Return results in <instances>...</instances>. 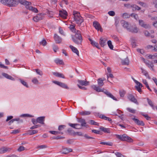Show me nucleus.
<instances>
[{
  "instance_id": "1",
  "label": "nucleus",
  "mask_w": 157,
  "mask_h": 157,
  "mask_svg": "<svg viewBox=\"0 0 157 157\" xmlns=\"http://www.w3.org/2000/svg\"><path fill=\"white\" fill-rule=\"evenodd\" d=\"M103 82V80H102L101 78H99L98 79V86H97L96 85H93L91 86V87L97 92H103L109 97L112 98L114 100L116 101H117V99L107 90H105L104 88L102 89L100 87L104 85V84Z\"/></svg>"
},
{
  "instance_id": "2",
  "label": "nucleus",
  "mask_w": 157,
  "mask_h": 157,
  "mask_svg": "<svg viewBox=\"0 0 157 157\" xmlns=\"http://www.w3.org/2000/svg\"><path fill=\"white\" fill-rule=\"evenodd\" d=\"M75 36L72 35V38L73 42L76 44L79 45L82 44V38L81 32L78 30H77Z\"/></svg>"
},
{
  "instance_id": "3",
  "label": "nucleus",
  "mask_w": 157,
  "mask_h": 157,
  "mask_svg": "<svg viewBox=\"0 0 157 157\" xmlns=\"http://www.w3.org/2000/svg\"><path fill=\"white\" fill-rule=\"evenodd\" d=\"M73 15L74 16V18L76 22L78 25H81L83 21L84 20L81 16L79 12L75 11H73Z\"/></svg>"
},
{
  "instance_id": "4",
  "label": "nucleus",
  "mask_w": 157,
  "mask_h": 157,
  "mask_svg": "<svg viewBox=\"0 0 157 157\" xmlns=\"http://www.w3.org/2000/svg\"><path fill=\"white\" fill-rule=\"evenodd\" d=\"M116 136L117 138L122 141L132 142L133 140L130 137L125 134H124L123 135H116Z\"/></svg>"
},
{
  "instance_id": "5",
  "label": "nucleus",
  "mask_w": 157,
  "mask_h": 157,
  "mask_svg": "<svg viewBox=\"0 0 157 157\" xmlns=\"http://www.w3.org/2000/svg\"><path fill=\"white\" fill-rule=\"evenodd\" d=\"M20 3L25 6L26 8L29 10L31 11L32 8H33V7L30 6L32 4L31 2H30L25 0H21L20 2Z\"/></svg>"
},
{
  "instance_id": "6",
  "label": "nucleus",
  "mask_w": 157,
  "mask_h": 157,
  "mask_svg": "<svg viewBox=\"0 0 157 157\" xmlns=\"http://www.w3.org/2000/svg\"><path fill=\"white\" fill-rule=\"evenodd\" d=\"M21 0H7V6L9 7H15L17 6L19 3H20Z\"/></svg>"
},
{
  "instance_id": "7",
  "label": "nucleus",
  "mask_w": 157,
  "mask_h": 157,
  "mask_svg": "<svg viewBox=\"0 0 157 157\" xmlns=\"http://www.w3.org/2000/svg\"><path fill=\"white\" fill-rule=\"evenodd\" d=\"M44 14L42 13H40L33 18V20L35 22H38L42 20L44 17Z\"/></svg>"
},
{
  "instance_id": "8",
  "label": "nucleus",
  "mask_w": 157,
  "mask_h": 157,
  "mask_svg": "<svg viewBox=\"0 0 157 157\" xmlns=\"http://www.w3.org/2000/svg\"><path fill=\"white\" fill-rule=\"evenodd\" d=\"M52 82L63 88L67 89H69V88L67 86V84L64 83L56 81H53Z\"/></svg>"
},
{
  "instance_id": "9",
  "label": "nucleus",
  "mask_w": 157,
  "mask_h": 157,
  "mask_svg": "<svg viewBox=\"0 0 157 157\" xmlns=\"http://www.w3.org/2000/svg\"><path fill=\"white\" fill-rule=\"evenodd\" d=\"M93 25L95 29L98 31L100 30L101 32H102V28L100 24L98 21H94L93 22Z\"/></svg>"
},
{
  "instance_id": "10",
  "label": "nucleus",
  "mask_w": 157,
  "mask_h": 157,
  "mask_svg": "<svg viewBox=\"0 0 157 157\" xmlns=\"http://www.w3.org/2000/svg\"><path fill=\"white\" fill-rule=\"evenodd\" d=\"M139 25L141 26L145 29L149 28L150 26L148 24H145L144 21L142 20H138Z\"/></svg>"
},
{
  "instance_id": "11",
  "label": "nucleus",
  "mask_w": 157,
  "mask_h": 157,
  "mask_svg": "<svg viewBox=\"0 0 157 157\" xmlns=\"http://www.w3.org/2000/svg\"><path fill=\"white\" fill-rule=\"evenodd\" d=\"M107 40L106 38L101 37L100 38L99 40V43L101 47H104L106 45V42Z\"/></svg>"
},
{
  "instance_id": "12",
  "label": "nucleus",
  "mask_w": 157,
  "mask_h": 157,
  "mask_svg": "<svg viewBox=\"0 0 157 157\" xmlns=\"http://www.w3.org/2000/svg\"><path fill=\"white\" fill-rule=\"evenodd\" d=\"M59 15L61 17L65 19L67 16V13L66 10H60L59 12Z\"/></svg>"
},
{
  "instance_id": "13",
  "label": "nucleus",
  "mask_w": 157,
  "mask_h": 157,
  "mask_svg": "<svg viewBox=\"0 0 157 157\" xmlns=\"http://www.w3.org/2000/svg\"><path fill=\"white\" fill-rule=\"evenodd\" d=\"M138 30L139 29L137 27L133 28L132 26L129 27L128 29V31L133 33H137L138 32Z\"/></svg>"
},
{
  "instance_id": "14",
  "label": "nucleus",
  "mask_w": 157,
  "mask_h": 157,
  "mask_svg": "<svg viewBox=\"0 0 157 157\" xmlns=\"http://www.w3.org/2000/svg\"><path fill=\"white\" fill-rule=\"evenodd\" d=\"M54 39L56 43L57 44H60L62 42L61 38L56 34L54 35Z\"/></svg>"
},
{
  "instance_id": "15",
  "label": "nucleus",
  "mask_w": 157,
  "mask_h": 157,
  "mask_svg": "<svg viewBox=\"0 0 157 157\" xmlns=\"http://www.w3.org/2000/svg\"><path fill=\"white\" fill-rule=\"evenodd\" d=\"M11 149L3 147L0 148V154H3L7 151H10Z\"/></svg>"
},
{
  "instance_id": "16",
  "label": "nucleus",
  "mask_w": 157,
  "mask_h": 157,
  "mask_svg": "<svg viewBox=\"0 0 157 157\" xmlns=\"http://www.w3.org/2000/svg\"><path fill=\"white\" fill-rule=\"evenodd\" d=\"M15 121H17V123L18 124L21 123L23 122V120L20 119L19 118H14L11 120L10 121H9L8 122L9 125H10L11 124L13 123Z\"/></svg>"
},
{
  "instance_id": "17",
  "label": "nucleus",
  "mask_w": 157,
  "mask_h": 157,
  "mask_svg": "<svg viewBox=\"0 0 157 157\" xmlns=\"http://www.w3.org/2000/svg\"><path fill=\"white\" fill-rule=\"evenodd\" d=\"M132 120L134 121L135 122L139 125H141L142 126H144V124L142 121H140L139 120L137 119H136L135 118H132Z\"/></svg>"
},
{
  "instance_id": "18",
  "label": "nucleus",
  "mask_w": 157,
  "mask_h": 157,
  "mask_svg": "<svg viewBox=\"0 0 157 157\" xmlns=\"http://www.w3.org/2000/svg\"><path fill=\"white\" fill-rule=\"evenodd\" d=\"M77 119L78 122L81 123V126L86 127V123L84 119L82 118H78Z\"/></svg>"
},
{
  "instance_id": "19",
  "label": "nucleus",
  "mask_w": 157,
  "mask_h": 157,
  "mask_svg": "<svg viewBox=\"0 0 157 157\" xmlns=\"http://www.w3.org/2000/svg\"><path fill=\"white\" fill-rule=\"evenodd\" d=\"M69 47L73 52L76 53L78 56H79V51L75 47L72 45H70Z\"/></svg>"
},
{
  "instance_id": "20",
  "label": "nucleus",
  "mask_w": 157,
  "mask_h": 157,
  "mask_svg": "<svg viewBox=\"0 0 157 157\" xmlns=\"http://www.w3.org/2000/svg\"><path fill=\"white\" fill-rule=\"evenodd\" d=\"M78 82L81 85L87 86L89 85V82L88 81L78 80Z\"/></svg>"
},
{
  "instance_id": "21",
  "label": "nucleus",
  "mask_w": 157,
  "mask_h": 157,
  "mask_svg": "<svg viewBox=\"0 0 157 157\" xmlns=\"http://www.w3.org/2000/svg\"><path fill=\"white\" fill-rule=\"evenodd\" d=\"M128 98L131 101L136 103L137 102L136 99L131 94H129L128 96Z\"/></svg>"
},
{
  "instance_id": "22",
  "label": "nucleus",
  "mask_w": 157,
  "mask_h": 157,
  "mask_svg": "<svg viewBox=\"0 0 157 157\" xmlns=\"http://www.w3.org/2000/svg\"><path fill=\"white\" fill-rule=\"evenodd\" d=\"M121 23L122 25V26L124 28L127 29L128 30V29L129 28L128 23V22L125 21L124 20H121Z\"/></svg>"
},
{
  "instance_id": "23",
  "label": "nucleus",
  "mask_w": 157,
  "mask_h": 157,
  "mask_svg": "<svg viewBox=\"0 0 157 157\" xmlns=\"http://www.w3.org/2000/svg\"><path fill=\"white\" fill-rule=\"evenodd\" d=\"M129 61L128 57L122 60L121 63L123 65H129Z\"/></svg>"
},
{
  "instance_id": "24",
  "label": "nucleus",
  "mask_w": 157,
  "mask_h": 157,
  "mask_svg": "<svg viewBox=\"0 0 157 157\" xmlns=\"http://www.w3.org/2000/svg\"><path fill=\"white\" fill-rule=\"evenodd\" d=\"M44 117H38L37 118V121L38 123L41 124H44Z\"/></svg>"
},
{
  "instance_id": "25",
  "label": "nucleus",
  "mask_w": 157,
  "mask_h": 157,
  "mask_svg": "<svg viewBox=\"0 0 157 157\" xmlns=\"http://www.w3.org/2000/svg\"><path fill=\"white\" fill-rule=\"evenodd\" d=\"M2 75L3 76L6 78L11 80H14V79L10 75H9L7 73H3L2 74Z\"/></svg>"
},
{
  "instance_id": "26",
  "label": "nucleus",
  "mask_w": 157,
  "mask_h": 157,
  "mask_svg": "<svg viewBox=\"0 0 157 157\" xmlns=\"http://www.w3.org/2000/svg\"><path fill=\"white\" fill-rule=\"evenodd\" d=\"M2 75L3 76L6 78L11 80H14V79L10 75H9L7 73H3L2 74Z\"/></svg>"
},
{
  "instance_id": "27",
  "label": "nucleus",
  "mask_w": 157,
  "mask_h": 157,
  "mask_svg": "<svg viewBox=\"0 0 157 157\" xmlns=\"http://www.w3.org/2000/svg\"><path fill=\"white\" fill-rule=\"evenodd\" d=\"M53 74L54 75H55L56 77L63 78H65V76L62 73H60L58 72H53Z\"/></svg>"
},
{
  "instance_id": "28",
  "label": "nucleus",
  "mask_w": 157,
  "mask_h": 157,
  "mask_svg": "<svg viewBox=\"0 0 157 157\" xmlns=\"http://www.w3.org/2000/svg\"><path fill=\"white\" fill-rule=\"evenodd\" d=\"M100 129L105 133H110V129L109 128H106L102 126H101Z\"/></svg>"
},
{
  "instance_id": "29",
  "label": "nucleus",
  "mask_w": 157,
  "mask_h": 157,
  "mask_svg": "<svg viewBox=\"0 0 157 157\" xmlns=\"http://www.w3.org/2000/svg\"><path fill=\"white\" fill-rule=\"evenodd\" d=\"M99 117L101 119L106 120L109 121H111V119L105 116L104 115L101 114L99 116Z\"/></svg>"
},
{
  "instance_id": "30",
  "label": "nucleus",
  "mask_w": 157,
  "mask_h": 157,
  "mask_svg": "<svg viewBox=\"0 0 157 157\" xmlns=\"http://www.w3.org/2000/svg\"><path fill=\"white\" fill-rule=\"evenodd\" d=\"M68 125L71 126V127L73 128L76 129H80L81 128V127H76V126L77 125H79V124H71V123H69Z\"/></svg>"
},
{
  "instance_id": "31",
  "label": "nucleus",
  "mask_w": 157,
  "mask_h": 157,
  "mask_svg": "<svg viewBox=\"0 0 157 157\" xmlns=\"http://www.w3.org/2000/svg\"><path fill=\"white\" fill-rule=\"evenodd\" d=\"M141 70H142V72L143 73L144 75L147 78H148L149 79H150L151 78L149 76L148 72L146 70H144L142 68H141Z\"/></svg>"
},
{
  "instance_id": "32",
  "label": "nucleus",
  "mask_w": 157,
  "mask_h": 157,
  "mask_svg": "<svg viewBox=\"0 0 157 157\" xmlns=\"http://www.w3.org/2000/svg\"><path fill=\"white\" fill-rule=\"evenodd\" d=\"M131 6L132 8V10L133 11L136 10H139L141 9L140 7L135 4H132L131 5Z\"/></svg>"
},
{
  "instance_id": "33",
  "label": "nucleus",
  "mask_w": 157,
  "mask_h": 157,
  "mask_svg": "<svg viewBox=\"0 0 157 157\" xmlns=\"http://www.w3.org/2000/svg\"><path fill=\"white\" fill-rule=\"evenodd\" d=\"M38 132V131L36 130H30L28 131V134L29 135H32Z\"/></svg>"
},
{
  "instance_id": "34",
  "label": "nucleus",
  "mask_w": 157,
  "mask_h": 157,
  "mask_svg": "<svg viewBox=\"0 0 157 157\" xmlns=\"http://www.w3.org/2000/svg\"><path fill=\"white\" fill-rule=\"evenodd\" d=\"M55 62L57 64H59L60 65H64V63L63 61L59 59H56L55 60Z\"/></svg>"
},
{
  "instance_id": "35",
  "label": "nucleus",
  "mask_w": 157,
  "mask_h": 157,
  "mask_svg": "<svg viewBox=\"0 0 157 157\" xmlns=\"http://www.w3.org/2000/svg\"><path fill=\"white\" fill-rule=\"evenodd\" d=\"M19 80L22 85L27 88L29 87V86L26 82L21 79H19Z\"/></svg>"
},
{
  "instance_id": "36",
  "label": "nucleus",
  "mask_w": 157,
  "mask_h": 157,
  "mask_svg": "<svg viewBox=\"0 0 157 157\" xmlns=\"http://www.w3.org/2000/svg\"><path fill=\"white\" fill-rule=\"evenodd\" d=\"M130 16L133 17L137 21L139 19V17L138 15L136 13H132L130 14Z\"/></svg>"
},
{
  "instance_id": "37",
  "label": "nucleus",
  "mask_w": 157,
  "mask_h": 157,
  "mask_svg": "<svg viewBox=\"0 0 157 157\" xmlns=\"http://www.w3.org/2000/svg\"><path fill=\"white\" fill-rule=\"evenodd\" d=\"M147 100L149 105L152 107L153 109H155V107L152 101L148 98H147Z\"/></svg>"
},
{
  "instance_id": "38",
  "label": "nucleus",
  "mask_w": 157,
  "mask_h": 157,
  "mask_svg": "<svg viewBox=\"0 0 157 157\" xmlns=\"http://www.w3.org/2000/svg\"><path fill=\"white\" fill-rule=\"evenodd\" d=\"M67 132L69 133L71 135L75 136V132L74 130H72L71 128H69L67 130Z\"/></svg>"
},
{
  "instance_id": "39",
  "label": "nucleus",
  "mask_w": 157,
  "mask_h": 157,
  "mask_svg": "<svg viewBox=\"0 0 157 157\" xmlns=\"http://www.w3.org/2000/svg\"><path fill=\"white\" fill-rule=\"evenodd\" d=\"M79 113L82 115H90L91 113L90 111H85L80 112Z\"/></svg>"
},
{
  "instance_id": "40",
  "label": "nucleus",
  "mask_w": 157,
  "mask_h": 157,
  "mask_svg": "<svg viewBox=\"0 0 157 157\" xmlns=\"http://www.w3.org/2000/svg\"><path fill=\"white\" fill-rule=\"evenodd\" d=\"M107 44L109 48L113 50V46L112 44L111 41L110 40L108 41L107 42Z\"/></svg>"
},
{
  "instance_id": "41",
  "label": "nucleus",
  "mask_w": 157,
  "mask_h": 157,
  "mask_svg": "<svg viewBox=\"0 0 157 157\" xmlns=\"http://www.w3.org/2000/svg\"><path fill=\"white\" fill-rule=\"evenodd\" d=\"M141 114L147 120H149L151 119L150 117L147 114H145L143 113H141Z\"/></svg>"
},
{
  "instance_id": "42",
  "label": "nucleus",
  "mask_w": 157,
  "mask_h": 157,
  "mask_svg": "<svg viewBox=\"0 0 157 157\" xmlns=\"http://www.w3.org/2000/svg\"><path fill=\"white\" fill-rule=\"evenodd\" d=\"M122 16L124 18H129L130 16V15H129L128 13H125L122 14Z\"/></svg>"
},
{
  "instance_id": "43",
  "label": "nucleus",
  "mask_w": 157,
  "mask_h": 157,
  "mask_svg": "<svg viewBox=\"0 0 157 157\" xmlns=\"http://www.w3.org/2000/svg\"><path fill=\"white\" fill-rule=\"evenodd\" d=\"M143 82L144 84H145V85L146 86V87L147 88V89L150 91H151V90L150 89V87H149V86H148V83L147 82V81L145 79L143 80Z\"/></svg>"
},
{
  "instance_id": "44",
  "label": "nucleus",
  "mask_w": 157,
  "mask_h": 157,
  "mask_svg": "<svg viewBox=\"0 0 157 157\" xmlns=\"http://www.w3.org/2000/svg\"><path fill=\"white\" fill-rule=\"evenodd\" d=\"M90 123L92 125H94L97 126H99V123L94 121L93 120H90Z\"/></svg>"
},
{
  "instance_id": "45",
  "label": "nucleus",
  "mask_w": 157,
  "mask_h": 157,
  "mask_svg": "<svg viewBox=\"0 0 157 157\" xmlns=\"http://www.w3.org/2000/svg\"><path fill=\"white\" fill-rule=\"evenodd\" d=\"M47 44V42L45 39H44L41 41L40 42V44H42L44 46H45Z\"/></svg>"
},
{
  "instance_id": "46",
  "label": "nucleus",
  "mask_w": 157,
  "mask_h": 157,
  "mask_svg": "<svg viewBox=\"0 0 157 157\" xmlns=\"http://www.w3.org/2000/svg\"><path fill=\"white\" fill-rule=\"evenodd\" d=\"M125 93V92L124 90H120L119 91V94L121 97H124Z\"/></svg>"
},
{
  "instance_id": "47",
  "label": "nucleus",
  "mask_w": 157,
  "mask_h": 157,
  "mask_svg": "<svg viewBox=\"0 0 157 157\" xmlns=\"http://www.w3.org/2000/svg\"><path fill=\"white\" fill-rule=\"evenodd\" d=\"M65 137H64L61 136H54L52 137L53 139L59 140L64 139Z\"/></svg>"
},
{
  "instance_id": "48",
  "label": "nucleus",
  "mask_w": 157,
  "mask_h": 157,
  "mask_svg": "<svg viewBox=\"0 0 157 157\" xmlns=\"http://www.w3.org/2000/svg\"><path fill=\"white\" fill-rule=\"evenodd\" d=\"M127 109L131 113H136V110L131 109L129 108H128Z\"/></svg>"
},
{
  "instance_id": "49",
  "label": "nucleus",
  "mask_w": 157,
  "mask_h": 157,
  "mask_svg": "<svg viewBox=\"0 0 157 157\" xmlns=\"http://www.w3.org/2000/svg\"><path fill=\"white\" fill-rule=\"evenodd\" d=\"M93 46H95L98 49H100L99 45L95 41L92 44Z\"/></svg>"
},
{
  "instance_id": "50",
  "label": "nucleus",
  "mask_w": 157,
  "mask_h": 157,
  "mask_svg": "<svg viewBox=\"0 0 157 157\" xmlns=\"http://www.w3.org/2000/svg\"><path fill=\"white\" fill-rule=\"evenodd\" d=\"M49 132L53 134L56 135L60 133V132L55 131H50Z\"/></svg>"
},
{
  "instance_id": "51",
  "label": "nucleus",
  "mask_w": 157,
  "mask_h": 157,
  "mask_svg": "<svg viewBox=\"0 0 157 157\" xmlns=\"http://www.w3.org/2000/svg\"><path fill=\"white\" fill-rule=\"evenodd\" d=\"M52 48L54 52H56V50L59 49L58 46L54 44L53 45Z\"/></svg>"
},
{
  "instance_id": "52",
  "label": "nucleus",
  "mask_w": 157,
  "mask_h": 157,
  "mask_svg": "<svg viewBox=\"0 0 157 157\" xmlns=\"http://www.w3.org/2000/svg\"><path fill=\"white\" fill-rule=\"evenodd\" d=\"M107 81L109 82H110V83H111L112 84V83L110 82L109 80V78H113L114 77V76L112 74H109V75H107Z\"/></svg>"
},
{
  "instance_id": "53",
  "label": "nucleus",
  "mask_w": 157,
  "mask_h": 157,
  "mask_svg": "<svg viewBox=\"0 0 157 157\" xmlns=\"http://www.w3.org/2000/svg\"><path fill=\"white\" fill-rule=\"evenodd\" d=\"M25 148L23 146H20L17 149L18 151H21L25 150Z\"/></svg>"
},
{
  "instance_id": "54",
  "label": "nucleus",
  "mask_w": 157,
  "mask_h": 157,
  "mask_svg": "<svg viewBox=\"0 0 157 157\" xmlns=\"http://www.w3.org/2000/svg\"><path fill=\"white\" fill-rule=\"evenodd\" d=\"M0 2L2 4H3L7 6L8 2L7 0H1L0 1Z\"/></svg>"
},
{
  "instance_id": "55",
  "label": "nucleus",
  "mask_w": 157,
  "mask_h": 157,
  "mask_svg": "<svg viewBox=\"0 0 157 157\" xmlns=\"http://www.w3.org/2000/svg\"><path fill=\"white\" fill-rule=\"evenodd\" d=\"M108 14L110 16H113L115 15V13L113 11H109L108 12Z\"/></svg>"
},
{
  "instance_id": "56",
  "label": "nucleus",
  "mask_w": 157,
  "mask_h": 157,
  "mask_svg": "<svg viewBox=\"0 0 157 157\" xmlns=\"http://www.w3.org/2000/svg\"><path fill=\"white\" fill-rule=\"evenodd\" d=\"M92 132L93 133H94L95 134H101L100 133V131L97 130H96L95 129H93L92 130Z\"/></svg>"
},
{
  "instance_id": "57",
  "label": "nucleus",
  "mask_w": 157,
  "mask_h": 157,
  "mask_svg": "<svg viewBox=\"0 0 157 157\" xmlns=\"http://www.w3.org/2000/svg\"><path fill=\"white\" fill-rule=\"evenodd\" d=\"M21 116L23 117H33V116L30 115L29 114H23L21 115Z\"/></svg>"
},
{
  "instance_id": "58",
  "label": "nucleus",
  "mask_w": 157,
  "mask_h": 157,
  "mask_svg": "<svg viewBox=\"0 0 157 157\" xmlns=\"http://www.w3.org/2000/svg\"><path fill=\"white\" fill-rule=\"evenodd\" d=\"M135 88L136 89L138 90V91L140 92L141 93L142 92V90L140 88V87L138 85L136 86H135Z\"/></svg>"
},
{
  "instance_id": "59",
  "label": "nucleus",
  "mask_w": 157,
  "mask_h": 157,
  "mask_svg": "<svg viewBox=\"0 0 157 157\" xmlns=\"http://www.w3.org/2000/svg\"><path fill=\"white\" fill-rule=\"evenodd\" d=\"M65 127V125H60L59 126L58 130L59 131L62 130L64 129Z\"/></svg>"
},
{
  "instance_id": "60",
  "label": "nucleus",
  "mask_w": 157,
  "mask_h": 157,
  "mask_svg": "<svg viewBox=\"0 0 157 157\" xmlns=\"http://www.w3.org/2000/svg\"><path fill=\"white\" fill-rule=\"evenodd\" d=\"M35 70L37 74L40 75H43L42 71H40V70L38 69H36Z\"/></svg>"
},
{
  "instance_id": "61",
  "label": "nucleus",
  "mask_w": 157,
  "mask_h": 157,
  "mask_svg": "<svg viewBox=\"0 0 157 157\" xmlns=\"http://www.w3.org/2000/svg\"><path fill=\"white\" fill-rule=\"evenodd\" d=\"M0 67L2 68H4L7 69H8V67L4 66V64H2L1 62H0Z\"/></svg>"
},
{
  "instance_id": "62",
  "label": "nucleus",
  "mask_w": 157,
  "mask_h": 157,
  "mask_svg": "<svg viewBox=\"0 0 157 157\" xmlns=\"http://www.w3.org/2000/svg\"><path fill=\"white\" fill-rule=\"evenodd\" d=\"M20 132V130L18 129H15L13 130L12 132H11V134H15L17 133H19Z\"/></svg>"
},
{
  "instance_id": "63",
  "label": "nucleus",
  "mask_w": 157,
  "mask_h": 157,
  "mask_svg": "<svg viewBox=\"0 0 157 157\" xmlns=\"http://www.w3.org/2000/svg\"><path fill=\"white\" fill-rule=\"evenodd\" d=\"M32 122L34 125L38 123L37 119L35 120L34 118L32 119Z\"/></svg>"
},
{
  "instance_id": "64",
  "label": "nucleus",
  "mask_w": 157,
  "mask_h": 157,
  "mask_svg": "<svg viewBox=\"0 0 157 157\" xmlns=\"http://www.w3.org/2000/svg\"><path fill=\"white\" fill-rule=\"evenodd\" d=\"M146 57H148L149 59H154V55H147L146 56Z\"/></svg>"
}]
</instances>
